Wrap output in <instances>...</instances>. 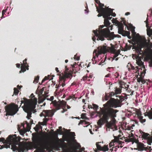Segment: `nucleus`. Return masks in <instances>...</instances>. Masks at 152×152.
I'll use <instances>...</instances> for the list:
<instances>
[{"label":"nucleus","mask_w":152,"mask_h":152,"mask_svg":"<svg viewBox=\"0 0 152 152\" xmlns=\"http://www.w3.org/2000/svg\"><path fill=\"white\" fill-rule=\"evenodd\" d=\"M99 142H96V148L98 150L101 151L102 148V147L99 144Z\"/></svg>","instance_id":"2f4dec72"},{"label":"nucleus","mask_w":152,"mask_h":152,"mask_svg":"<svg viewBox=\"0 0 152 152\" xmlns=\"http://www.w3.org/2000/svg\"><path fill=\"white\" fill-rule=\"evenodd\" d=\"M52 102L55 108V111L59 110L61 108L60 102H57L56 100H55L53 101H52Z\"/></svg>","instance_id":"f3484780"},{"label":"nucleus","mask_w":152,"mask_h":152,"mask_svg":"<svg viewBox=\"0 0 152 152\" xmlns=\"http://www.w3.org/2000/svg\"><path fill=\"white\" fill-rule=\"evenodd\" d=\"M125 141L126 142H130L129 140V138H127L125 140Z\"/></svg>","instance_id":"338daca9"},{"label":"nucleus","mask_w":152,"mask_h":152,"mask_svg":"<svg viewBox=\"0 0 152 152\" xmlns=\"http://www.w3.org/2000/svg\"><path fill=\"white\" fill-rule=\"evenodd\" d=\"M93 109L95 110H97V109L98 108L99 106L96 104H93Z\"/></svg>","instance_id":"58836bf2"},{"label":"nucleus","mask_w":152,"mask_h":152,"mask_svg":"<svg viewBox=\"0 0 152 152\" xmlns=\"http://www.w3.org/2000/svg\"><path fill=\"white\" fill-rule=\"evenodd\" d=\"M136 114L138 118L142 116L141 112L140 111H137L136 112Z\"/></svg>","instance_id":"c03bdc74"},{"label":"nucleus","mask_w":152,"mask_h":152,"mask_svg":"<svg viewBox=\"0 0 152 152\" xmlns=\"http://www.w3.org/2000/svg\"><path fill=\"white\" fill-rule=\"evenodd\" d=\"M97 11L99 13L97 15L99 17L103 16L104 18L107 17L108 15V12L107 9L104 8H102L99 10L97 6L96 5Z\"/></svg>","instance_id":"9b49d317"},{"label":"nucleus","mask_w":152,"mask_h":152,"mask_svg":"<svg viewBox=\"0 0 152 152\" xmlns=\"http://www.w3.org/2000/svg\"><path fill=\"white\" fill-rule=\"evenodd\" d=\"M104 24L105 26L107 28H108V26H109L110 24V23L109 22V20L106 18H104Z\"/></svg>","instance_id":"393cba45"},{"label":"nucleus","mask_w":152,"mask_h":152,"mask_svg":"<svg viewBox=\"0 0 152 152\" xmlns=\"http://www.w3.org/2000/svg\"><path fill=\"white\" fill-rule=\"evenodd\" d=\"M74 58L75 59H76L77 60H79L80 59V57L77 56L76 55H75Z\"/></svg>","instance_id":"3c124183"},{"label":"nucleus","mask_w":152,"mask_h":152,"mask_svg":"<svg viewBox=\"0 0 152 152\" xmlns=\"http://www.w3.org/2000/svg\"><path fill=\"white\" fill-rule=\"evenodd\" d=\"M89 78L88 76H84L82 78V80L84 81H85L86 80H87V79L88 78Z\"/></svg>","instance_id":"de8ad7c7"},{"label":"nucleus","mask_w":152,"mask_h":152,"mask_svg":"<svg viewBox=\"0 0 152 152\" xmlns=\"http://www.w3.org/2000/svg\"><path fill=\"white\" fill-rule=\"evenodd\" d=\"M77 85V83L75 82H74L72 84H71V86H73L74 85Z\"/></svg>","instance_id":"e2e57ef3"},{"label":"nucleus","mask_w":152,"mask_h":152,"mask_svg":"<svg viewBox=\"0 0 152 152\" xmlns=\"http://www.w3.org/2000/svg\"><path fill=\"white\" fill-rule=\"evenodd\" d=\"M148 15H147V18L146 20L145 21L146 24V27H147V34L149 37H151L152 36V28H151V26H149L148 24Z\"/></svg>","instance_id":"ddd939ff"},{"label":"nucleus","mask_w":152,"mask_h":152,"mask_svg":"<svg viewBox=\"0 0 152 152\" xmlns=\"http://www.w3.org/2000/svg\"><path fill=\"white\" fill-rule=\"evenodd\" d=\"M99 7L101 8H103V7L104 6V4H102L101 3H100V4L99 5Z\"/></svg>","instance_id":"4d7b16f0"},{"label":"nucleus","mask_w":152,"mask_h":152,"mask_svg":"<svg viewBox=\"0 0 152 152\" xmlns=\"http://www.w3.org/2000/svg\"><path fill=\"white\" fill-rule=\"evenodd\" d=\"M132 65L131 63H128L127 66V67L128 68L129 71H130V69H131V67L132 66Z\"/></svg>","instance_id":"ea45409f"},{"label":"nucleus","mask_w":152,"mask_h":152,"mask_svg":"<svg viewBox=\"0 0 152 152\" xmlns=\"http://www.w3.org/2000/svg\"><path fill=\"white\" fill-rule=\"evenodd\" d=\"M49 119L46 118V117H45V118L43 119V122H42L43 124H45V125L46 124L47 122L48 121Z\"/></svg>","instance_id":"a18cd8bd"},{"label":"nucleus","mask_w":152,"mask_h":152,"mask_svg":"<svg viewBox=\"0 0 152 152\" xmlns=\"http://www.w3.org/2000/svg\"><path fill=\"white\" fill-rule=\"evenodd\" d=\"M115 95L120 94L121 93V88H120V87L119 88L115 87Z\"/></svg>","instance_id":"b1692460"},{"label":"nucleus","mask_w":152,"mask_h":152,"mask_svg":"<svg viewBox=\"0 0 152 152\" xmlns=\"http://www.w3.org/2000/svg\"><path fill=\"white\" fill-rule=\"evenodd\" d=\"M44 87L42 88L40 91L39 93L41 94H42L43 91L44 90Z\"/></svg>","instance_id":"864d4df0"},{"label":"nucleus","mask_w":152,"mask_h":152,"mask_svg":"<svg viewBox=\"0 0 152 152\" xmlns=\"http://www.w3.org/2000/svg\"><path fill=\"white\" fill-rule=\"evenodd\" d=\"M115 95V92H111L109 93V96L110 97H111L112 96H114Z\"/></svg>","instance_id":"49530a36"},{"label":"nucleus","mask_w":152,"mask_h":152,"mask_svg":"<svg viewBox=\"0 0 152 152\" xmlns=\"http://www.w3.org/2000/svg\"><path fill=\"white\" fill-rule=\"evenodd\" d=\"M145 149L150 151L152 149V148H151V147L148 146L147 147H145Z\"/></svg>","instance_id":"09e8293b"},{"label":"nucleus","mask_w":152,"mask_h":152,"mask_svg":"<svg viewBox=\"0 0 152 152\" xmlns=\"http://www.w3.org/2000/svg\"><path fill=\"white\" fill-rule=\"evenodd\" d=\"M84 122H85V124H87L88 125H89L90 124L88 122H86L84 121H80L78 124V125H79L80 124H82Z\"/></svg>","instance_id":"f704fd0d"},{"label":"nucleus","mask_w":152,"mask_h":152,"mask_svg":"<svg viewBox=\"0 0 152 152\" xmlns=\"http://www.w3.org/2000/svg\"><path fill=\"white\" fill-rule=\"evenodd\" d=\"M33 142L23 141L18 145L17 152L27 151L33 148L36 149L34 152H46L45 150L49 148V142L46 140H42L38 136H36L32 139Z\"/></svg>","instance_id":"f03ea898"},{"label":"nucleus","mask_w":152,"mask_h":152,"mask_svg":"<svg viewBox=\"0 0 152 152\" xmlns=\"http://www.w3.org/2000/svg\"><path fill=\"white\" fill-rule=\"evenodd\" d=\"M140 133L142 135V137L145 139L147 138L148 136L149 135L148 134L145 133L141 130H140Z\"/></svg>","instance_id":"4be33fe9"},{"label":"nucleus","mask_w":152,"mask_h":152,"mask_svg":"<svg viewBox=\"0 0 152 152\" xmlns=\"http://www.w3.org/2000/svg\"><path fill=\"white\" fill-rule=\"evenodd\" d=\"M143 77H142V79H141V82L143 83V84H144V83H145V80L143 78Z\"/></svg>","instance_id":"bf43d9fd"},{"label":"nucleus","mask_w":152,"mask_h":152,"mask_svg":"<svg viewBox=\"0 0 152 152\" xmlns=\"http://www.w3.org/2000/svg\"><path fill=\"white\" fill-rule=\"evenodd\" d=\"M146 39H132L129 43L132 44L135 47L136 50L142 55L141 59L144 58L146 60H151V63L152 64V49L151 48H147L144 51L142 50V48L146 47L147 44Z\"/></svg>","instance_id":"7ed1b4c3"},{"label":"nucleus","mask_w":152,"mask_h":152,"mask_svg":"<svg viewBox=\"0 0 152 152\" xmlns=\"http://www.w3.org/2000/svg\"><path fill=\"white\" fill-rule=\"evenodd\" d=\"M137 66H136L135 67H134V66H133L132 65L131 67V69H130V71L131 70H136V71H137V70H136V68Z\"/></svg>","instance_id":"603ef678"},{"label":"nucleus","mask_w":152,"mask_h":152,"mask_svg":"<svg viewBox=\"0 0 152 152\" xmlns=\"http://www.w3.org/2000/svg\"><path fill=\"white\" fill-rule=\"evenodd\" d=\"M126 129L128 130H130L132 129H133V128H132V126H130L129 125V126H127Z\"/></svg>","instance_id":"8fccbe9b"},{"label":"nucleus","mask_w":152,"mask_h":152,"mask_svg":"<svg viewBox=\"0 0 152 152\" xmlns=\"http://www.w3.org/2000/svg\"><path fill=\"white\" fill-rule=\"evenodd\" d=\"M121 136L120 135H119L118 136H114V139L113 140H112L113 142V143L115 142H117L119 145H122V143H124V142L120 141L119 140V139L123 140L122 138L120 137Z\"/></svg>","instance_id":"dca6fc26"},{"label":"nucleus","mask_w":152,"mask_h":152,"mask_svg":"<svg viewBox=\"0 0 152 152\" xmlns=\"http://www.w3.org/2000/svg\"><path fill=\"white\" fill-rule=\"evenodd\" d=\"M147 143L148 144L151 145V143H152V137H150L148 139Z\"/></svg>","instance_id":"79ce46f5"},{"label":"nucleus","mask_w":152,"mask_h":152,"mask_svg":"<svg viewBox=\"0 0 152 152\" xmlns=\"http://www.w3.org/2000/svg\"><path fill=\"white\" fill-rule=\"evenodd\" d=\"M84 150H85V148H81L79 149L80 151H81V152H82L83 151H84Z\"/></svg>","instance_id":"680f3d73"},{"label":"nucleus","mask_w":152,"mask_h":152,"mask_svg":"<svg viewBox=\"0 0 152 152\" xmlns=\"http://www.w3.org/2000/svg\"><path fill=\"white\" fill-rule=\"evenodd\" d=\"M14 94L15 95H17L19 92V90L16 88H14Z\"/></svg>","instance_id":"c9c22d12"},{"label":"nucleus","mask_w":152,"mask_h":152,"mask_svg":"<svg viewBox=\"0 0 152 152\" xmlns=\"http://www.w3.org/2000/svg\"><path fill=\"white\" fill-rule=\"evenodd\" d=\"M21 70L19 72L20 73H21V72H24L26 70V69L27 70L28 69V68L27 66H23L22 65H21Z\"/></svg>","instance_id":"a878e982"},{"label":"nucleus","mask_w":152,"mask_h":152,"mask_svg":"<svg viewBox=\"0 0 152 152\" xmlns=\"http://www.w3.org/2000/svg\"><path fill=\"white\" fill-rule=\"evenodd\" d=\"M109 148L108 147V145H105L103 147H102V149L101 151H108Z\"/></svg>","instance_id":"c85d7f7f"},{"label":"nucleus","mask_w":152,"mask_h":152,"mask_svg":"<svg viewBox=\"0 0 152 152\" xmlns=\"http://www.w3.org/2000/svg\"><path fill=\"white\" fill-rule=\"evenodd\" d=\"M98 50H94L93 55H94L95 54V56H96V57H98L99 55L101 54L102 53L105 54L107 52L110 51V53L114 54L113 57V59H115V61L118 60L119 58H116L117 57L120 53L121 51L120 50H117L115 49L114 47H112L110 48L109 51L106 48V46L104 45L102 47H101L100 49H99V47H98Z\"/></svg>","instance_id":"423d86ee"},{"label":"nucleus","mask_w":152,"mask_h":152,"mask_svg":"<svg viewBox=\"0 0 152 152\" xmlns=\"http://www.w3.org/2000/svg\"><path fill=\"white\" fill-rule=\"evenodd\" d=\"M136 63L139 66L136 68V73L142 77H144L146 73V69L144 63L141 60V57L137 56L136 58Z\"/></svg>","instance_id":"6e6552de"},{"label":"nucleus","mask_w":152,"mask_h":152,"mask_svg":"<svg viewBox=\"0 0 152 152\" xmlns=\"http://www.w3.org/2000/svg\"><path fill=\"white\" fill-rule=\"evenodd\" d=\"M64 74L61 75V74L59 75V85H57L56 84V88H58L59 86H62L63 87L65 85V82L66 81V78H72V72L71 70L67 68L66 66H65V70L64 72Z\"/></svg>","instance_id":"0eeeda50"},{"label":"nucleus","mask_w":152,"mask_h":152,"mask_svg":"<svg viewBox=\"0 0 152 152\" xmlns=\"http://www.w3.org/2000/svg\"><path fill=\"white\" fill-rule=\"evenodd\" d=\"M145 116H148L150 119H152V110L150 111L146 112L144 113Z\"/></svg>","instance_id":"5701e85b"},{"label":"nucleus","mask_w":152,"mask_h":152,"mask_svg":"<svg viewBox=\"0 0 152 152\" xmlns=\"http://www.w3.org/2000/svg\"><path fill=\"white\" fill-rule=\"evenodd\" d=\"M95 1L96 3L98 4L99 5L100 3V1L99 0H95Z\"/></svg>","instance_id":"0e129e2a"},{"label":"nucleus","mask_w":152,"mask_h":152,"mask_svg":"<svg viewBox=\"0 0 152 152\" xmlns=\"http://www.w3.org/2000/svg\"><path fill=\"white\" fill-rule=\"evenodd\" d=\"M48 96L46 95L45 97L41 99L40 101V102H43L44 100H45L46 99L48 100H50V98H48Z\"/></svg>","instance_id":"e433bc0d"},{"label":"nucleus","mask_w":152,"mask_h":152,"mask_svg":"<svg viewBox=\"0 0 152 152\" xmlns=\"http://www.w3.org/2000/svg\"><path fill=\"white\" fill-rule=\"evenodd\" d=\"M108 12V16H110V15L113 16L115 17L116 16V14L115 12H113V10L110 8H106Z\"/></svg>","instance_id":"aec40b11"},{"label":"nucleus","mask_w":152,"mask_h":152,"mask_svg":"<svg viewBox=\"0 0 152 152\" xmlns=\"http://www.w3.org/2000/svg\"><path fill=\"white\" fill-rule=\"evenodd\" d=\"M104 26V25H100L99 26V27L98 29H96L95 30H97L98 31H99L101 30V29H103L104 28H103Z\"/></svg>","instance_id":"4c0bfd02"},{"label":"nucleus","mask_w":152,"mask_h":152,"mask_svg":"<svg viewBox=\"0 0 152 152\" xmlns=\"http://www.w3.org/2000/svg\"><path fill=\"white\" fill-rule=\"evenodd\" d=\"M23 99V100H22L20 101V107L22 103H24V106L22 107L24 111L27 113V118L28 119H30L31 117L32 112L35 108L37 104V98L28 100L26 98H24Z\"/></svg>","instance_id":"20e7f679"},{"label":"nucleus","mask_w":152,"mask_h":152,"mask_svg":"<svg viewBox=\"0 0 152 152\" xmlns=\"http://www.w3.org/2000/svg\"><path fill=\"white\" fill-rule=\"evenodd\" d=\"M39 79V76H37L35 77L34 80V83H37L38 82Z\"/></svg>","instance_id":"473e14b6"},{"label":"nucleus","mask_w":152,"mask_h":152,"mask_svg":"<svg viewBox=\"0 0 152 152\" xmlns=\"http://www.w3.org/2000/svg\"><path fill=\"white\" fill-rule=\"evenodd\" d=\"M41 125H44L45 124H43L42 122H39L38 124H37L35 127V129L36 131H37L39 129L42 128Z\"/></svg>","instance_id":"412c9836"},{"label":"nucleus","mask_w":152,"mask_h":152,"mask_svg":"<svg viewBox=\"0 0 152 152\" xmlns=\"http://www.w3.org/2000/svg\"><path fill=\"white\" fill-rule=\"evenodd\" d=\"M112 17H110V16H107V17H106L105 18H106L107 19H108V20H110L112 19Z\"/></svg>","instance_id":"052dcab7"},{"label":"nucleus","mask_w":152,"mask_h":152,"mask_svg":"<svg viewBox=\"0 0 152 152\" xmlns=\"http://www.w3.org/2000/svg\"><path fill=\"white\" fill-rule=\"evenodd\" d=\"M50 75H48V77L45 76V77L42 80V83H43L45 81L50 79Z\"/></svg>","instance_id":"72a5a7b5"},{"label":"nucleus","mask_w":152,"mask_h":152,"mask_svg":"<svg viewBox=\"0 0 152 152\" xmlns=\"http://www.w3.org/2000/svg\"><path fill=\"white\" fill-rule=\"evenodd\" d=\"M54 115V113L52 110H43L40 114L41 117L43 116L45 117H52Z\"/></svg>","instance_id":"f8f14e48"},{"label":"nucleus","mask_w":152,"mask_h":152,"mask_svg":"<svg viewBox=\"0 0 152 152\" xmlns=\"http://www.w3.org/2000/svg\"><path fill=\"white\" fill-rule=\"evenodd\" d=\"M55 70L58 73H61V72H59V71L58 70V68L57 67H56L55 68Z\"/></svg>","instance_id":"69168bd1"},{"label":"nucleus","mask_w":152,"mask_h":152,"mask_svg":"<svg viewBox=\"0 0 152 152\" xmlns=\"http://www.w3.org/2000/svg\"><path fill=\"white\" fill-rule=\"evenodd\" d=\"M81 118L83 119H86L87 118L86 114L82 113L81 115Z\"/></svg>","instance_id":"37998d69"},{"label":"nucleus","mask_w":152,"mask_h":152,"mask_svg":"<svg viewBox=\"0 0 152 152\" xmlns=\"http://www.w3.org/2000/svg\"><path fill=\"white\" fill-rule=\"evenodd\" d=\"M142 77L140 76V78H137V81L138 82H141V79H142Z\"/></svg>","instance_id":"5fc2aeb1"},{"label":"nucleus","mask_w":152,"mask_h":152,"mask_svg":"<svg viewBox=\"0 0 152 152\" xmlns=\"http://www.w3.org/2000/svg\"><path fill=\"white\" fill-rule=\"evenodd\" d=\"M16 66L17 67L19 68L20 67V64H16Z\"/></svg>","instance_id":"774afa93"},{"label":"nucleus","mask_w":152,"mask_h":152,"mask_svg":"<svg viewBox=\"0 0 152 152\" xmlns=\"http://www.w3.org/2000/svg\"><path fill=\"white\" fill-rule=\"evenodd\" d=\"M92 32L93 37L92 38H95V37L97 38H114L119 37L120 36L119 35L114 34L113 32H111L108 28L101 29L99 31L97 30H93Z\"/></svg>","instance_id":"39448f33"},{"label":"nucleus","mask_w":152,"mask_h":152,"mask_svg":"<svg viewBox=\"0 0 152 152\" xmlns=\"http://www.w3.org/2000/svg\"><path fill=\"white\" fill-rule=\"evenodd\" d=\"M136 143H137V147L140 150H143L144 149H145V147H144L143 144L139 142L138 140H137Z\"/></svg>","instance_id":"6ab92c4d"},{"label":"nucleus","mask_w":152,"mask_h":152,"mask_svg":"<svg viewBox=\"0 0 152 152\" xmlns=\"http://www.w3.org/2000/svg\"><path fill=\"white\" fill-rule=\"evenodd\" d=\"M117 99L111 98L107 103L103 105L104 107L100 108L99 111L96 112L98 116L100 118L97 123L101 126L104 123L106 124L107 126L110 128L114 127L115 124L116 113L118 110L112 107L116 108L121 106Z\"/></svg>","instance_id":"f257e3e1"},{"label":"nucleus","mask_w":152,"mask_h":152,"mask_svg":"<svg viewBox=\"0 0 152 152\" xmlns=\"http://www.w3.org/2000/svg\"><path fill=\"white\" fill-rule=\"evenodd\" d=\"M65 108L62 107L63 109V110L61 111V113H64L67 110L66 109H65Z\"/></svg>","instance_id":"13d9d810"},{"label":"nucleus","mask_w":152,"mask_h":152,"mask_svg":"<svg viewBox=\"0 0 152 152\" xmlns=\"http://www.w3.org/2000/svg\"><path fill=\"white\" fill-rule=\"evenodd\" d=\"M116 24L118 25V32L119 34H121L124 31V26L123 24L122 23V22H119L118 21H117Z\"/></svg>","instance_id":"4468645a"},{"label":"nucleus","mask_w":152,"mask_h":152,"mask_svg":"<svg viewBox=\"0 0 152 152\" xmlns=\"http://www.w3.org/2000/svg\"><path fill=\"white\" fill-rule=\"evenodd\" d=\"M27 59L26 58H25L24 60L23 61V64H21V65H22L23 66H27L28 67V65L27 63L26 62V61Z\"/></svg>","instance_id":"7c9ffc66"},{"label":"nucleus","mask_w":152,"mask_h":152,"mask_svg":"<svg viewBox=\"0 0 152 152\" xmlns=\"http://www.w3.org/2000/svg\"><path fill=\"white\" fill-rule=\"evenodd\" d=\"M131 31L133 36L132 38L130 36V33L129 31H124L121 34L123 36H127L128 38H145L144 37H142L139 34H137L135 31L134 28L132 29Z\"/></svg>","instance_id":"9d476101"},{"label":"nucleus","mask_w":152,"mask_h":152,"mask_svg":"<svg viewBox=\"0 0 152 152\" xmlns=\"http://www.w3.org/2000/svg\"><path fill=\"white\" fill-rule=\"evenodd\" d=\"M129 141H130V142H132V144H133V143L134 142H136L137 141V140H136L135 139H134V138H129Z\"/></svg>","instance_id":"a19ab883"},{"label":"nucleus","mask_w":152,"mask_h":152,"mask_svg":"<svg viewBox=\"0 0 152 152\" xmlns=\"http://www.w3.org/2000/svg\"><path fill=\"white\" fill-rule=\"evenodd\" d=\"M118 98L117 100L119 102V104L121 105V103L125 99H127L128 97L126 94H123V95L117 96Z\"/></svg>","instance_id":"2eb2a0df"},{"label":"nucleus","mask_w":152,"mask_h":152,"mask_svg":"<svg viewBox=\"0 0 152 152\" xmlns=\"http://www.w3.org/2000/svg\"><path fill=\"white\" fill-rule=\"evenodd\" d=\"M18 104L14 103H12L6 106L5 107V110L6 112V115H14L18 111Z\"/></svg>","instance_id":"1a4fd4ad"},{"label":"nucleus","mask_w":152,"mask_h":152,"mask_svg":"<svg viewBox=\"0 0 152 152\" xmlns=\"http://www.w3.org/2000/svg\"><path fill=\"white\" fill-rule=\"evenodd\" d=\"M138 118L139 119V121H140V122L142 124L144 122H145L146 121L145 119H143V117L142 116Z\"/></svg>","instance_id":"c756f323"},{"label":"nucleus","mask_w":152,"mask_h":152,"mask_svg":"<svg viewBox=\"0 0 152 152\" xmlns=\"http://www.w3.org/2000/svg\"><path fill=\"white\" fill-rule=\"evenodd\" d=\"M119 87L120 88H121V89L122 88H124L126 90L127 89L129 86L127 85L126 83L122 81L119 82Z\"/></svg>","instance_id":"a211bd4d"},{"label":"nucleus","mask_w":152,"mask_h":152,"mask_svg":"<svg viewBox=\"0 0 152 152\" xmlns=\"http://www.w3.org/2000/svg\"><path fill=\"white\" fill-rule=\"evenodd\" d=\"M126 91L127 93L129 95H132L133 94V91H132L131 89L128 88L127 89H126Z\"/></svg>","instance_id":"bb28decb"},{"label":"nucleus","mask_w":152,"mask_h":152,"mask_svg":"<svg viewBox=\"0 0 152 152\" xmlns=\"http://www.w3.org/2000/svg\"><path fill=\"white\" fill-rule=\"evenodd\" d=\"M109 146L111 147L113 145H114V143H113V142L112 141L111 142L109 143Z\"/></svg>","instance_id":"6e6d98bb"},{"label":"nucleus","mask_w":152,"mask_h":152,"mask_svg":"<svg viewBox=\"0 0 152 152\" xmlns=\"http://www.w3.org/2000/svg\"><path fill=\"white\" fill-rule=\"evenodd\" d=\"M60 102L61 104V108L66 107V102L64 101H60Z\"/></svg>","instance_id":"cd10ccee"}]
</instances>
